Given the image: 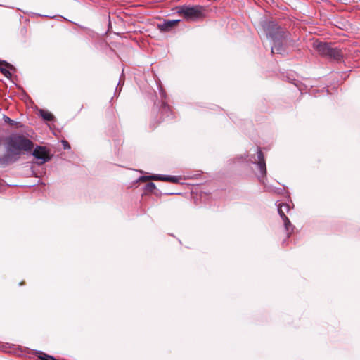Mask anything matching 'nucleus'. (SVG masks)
I'll return each instance as SVG.
<instances>
[{
	"label": "nucleus",
	"mask_w": 360,
	"mask_h": 360,
	"mask_svg": "<svg viewBox=\"0 0 360 360\" xmlns=\"http://www.w3.org/2000/svg\"><path fill=\"white\" fill-rule=\"evenodd\" d=\"M283 207H284L285 209L287 212H289L290 209L289 205H288L286 203H279L278 205V214L281 216V217L283 219V223H284L286 230L288 231L289 226H291V223H290L289 219L288 218V217L285 214H283Z\"/></svg>",
	"instance_id": "nucleus-7"
},
{
	"label": "nucleus",
	"mask_w": 360,
	"mask_h": 360,
	"mask_svg": "<svg viewBox=\"0 0 360 360\" xmlns=\"http://www.w3.org/2000/svg\"><path fill=\"white\" fill-rule=\"evenodd\" d=\"M255 162L257 163L261 174L262 175H265L266 173V162L264 154L259 148L257 149V159L255 160Z\"/></svg>",
	"instance_id": "nucleus-8"
},
{
	"label": "nucleus",
	"mask_w": 360,
	"mask_h": 360,
	"mask_svg": "<svg viewBox=\"0 0 360 360\" xmlns=\"http://www.w3.org/2000/svg\"><path fill=\"white\" fill-rule=\"evenodd\" d=\"M205 8L202 6H182L178 8V13L187 21H197L203 19Z\"/></svg>",
	"instance_id": "nucleus-4"
},
{
	"label": "nucleus",
	"mask_w": 360,
	"mask_h": 360,
	"mask_svg": "<svg viewBox=\"0 0 360 360\" xmlns=\"http://www.w3.org/2000/svg\"><path fill=\"white\" fill-rule=\"evenodd\" d=\"M6 153L2 159L4 162H14L20 155L30 152L34 143L22 134L15 133L6 136L4 140Z\"/></svg>",
	"instance_id": "nucleus-1"
},
{
	"label": "nucleus",
	"mask_w": 360,
	"mask_h": 360,
	"mask_svg": "<svg viewBox=\"0 0 360 360\" xmlns=\"http://www.w3.org/2000/svg\"><path fill=\"white\" fill-rule=\"evenodd\" d=\"M181 177L176 176H165L159 174H153L150 176H143L140 178V181H146L150 180L154 181H162L172 183H177L180 180Z\"/></svg>",
	"instance_id": "nucleus-5"
},
{
	"label": "nucleus",
	"mask_w": 360,
	"mask_h": 360,
	"mask_svg": "<svg viewBox=\"0 0 360 360\" xmlns=\"http://www.w3.org/2000/svg\"><path fill=\"white\" fill-rule=\"evenodd\" d=\"M6 66H0V72L7 78H10L11 77V73L7 69Z\"/></svg>",
	"instance_id": "nucleus-11"
},
{
	"label": "nucleus",
	"mask_w": 360,
	"mask_h": 360,
	"mask_svg": "<svg viewBox=\"0 0 360 360\" xmlns=\"http://www.w3.org/2000/svg\"><path fill=\"white\" fill-rule=\"evenodd\" d=\"M40 115L44 120L52 121L53 120V114L47 110H41Z\"/></svg>",
	"instance_id": "nucleus-10"
},
{
	"label": "nucleus",
	"mask_w": 360,
	"mask_h": 360,
	"mask_svg": "<svg viewBox=\"0 0 360 360\" xmlns=\"http://www.w3.org/2000/svg\"><path fill=\"white\" fill-rule=\"evenodd\" d=\"M63 144L65 149L70 148V146L67 141H63Z\"/></svg>",
	"instance_id": "nucleus-15"
},
{
	"label": "nucleus",
	"mask_w": 360,
	"mask_h": 360,
	"mask_svg": "<svg viewBox=\"0 0 360 360\" xmlns=\"http://www.w3.org/2000/svg\"><path fill=\"white\" fill-rule=\"evenodd\" d=\"M33 156L39 160V164H44V162L51 160V156L49 151L44 146H37L32 153Z\"/></svg>",
	"instance_id": "nucleus-6"
},
{
	"label": "nucleus",
	"mask_w": 360,
	"mask_h": 360,
	"mask_svg": "<svg viewBox=\"0 0 360 360\" xmlns=\"http://www.w3.org/2000/svg\"><path fill=\"white\" fill-rule=\"evenodd\" d=\"M4 120L6 123L8 124L11 126H13L15 124V122L9 118L8 116H4Z\"/></svg>",
	"instance_id": "nucleus-12"
},
{
	"label": "nucleus",
	"mask_w": 360,
	"mask_h": 360,
	"mask_svg": "<svg viewBox=\"0 0 360 360\" xmlns=\"http://www.w3.org/2000/svg\"><path fill=\"white\" fill-rule=\"evenodd\" d=\"M179 21V20H165L163 23L158 24V27L161 32H167L176 26Z\"/></svg>",
	"instance_id": "nucleus-9"
},
{
	"label": "nucleus",
	"mask_w": 360,
	"mask_h": 360,
	"mask_svg": "<svg viewBox=\"0 0 360 360\" xmlns=\"http://www.w3.org/2000/svg\"><path fill=\"white\" fill-rule=\"evenodd\" d=\"M313 48L321 56L326 57L330 60L340 62L344 56V53L341 49L333 46L327 42L315 41L313 43Z\"/></svg>",
	"instance_id": "nucleus-3"
},
{
	"label": "nucleus",
	"mask_w": 360,
	"mask_h": 360,
	"mask_svg": "<svg viewBox=\"0 0 360 360\" xmlns=\"http://www.w3.org/2000/svg\"><path fill=\"white\" fill-rule=\"evenodd\" d=\"M0 66H6V68H13V65L4 60H0Z\"/></svg>",
	"instance_id": "nucleus-13"
},
{
	"label": "nucleus",
	"mask_w": 360,
	"mask_h": 360,
	"mask_svg": "<svg viewBox=\"0 0 360 360\" xmlns=\"http://www.w3.org/2000/svg\"><path fill=\"white\" fill-rule=\"evenodd\" d=\"M283 214H285V213H288L284 207H283Z\"/></svg>",
	"instance_id": "nucleus-16"
},
{
	"label": "nucleus",
	"mask_w": 360,
	"mask_h": 360,
	"mask_svg": "<svg viewBox=\"0 0 360 360\" xmlns=\"http://www.w3.org/2000/svg\"><path fill=\"white\" fill-rule=\"evenodd\" d=\"M146 188L148 190L152 191L156 188V186L155 185V184L150 182L146 185Z\"/></svg>",
	"instance_id": "nucleus-14"
},
{
	"label": "nucleus",
	"mask_w": 360,
	"mask_h": 360,
	"mask_svg": "<svg viewBox=\"0 0 360 360\" xmlns=\"http://www.w3.org/2000/svg\"><path fill=\"white\" fill-rule=\"evenodd\" d=\"M262 27L267 37L272 41V53L281 54L288 46L292 44L290 33L278 23L274 21L265 22Z\"/></svg>",
	"instance_id": "nucleus-2"
}]
</instances>
